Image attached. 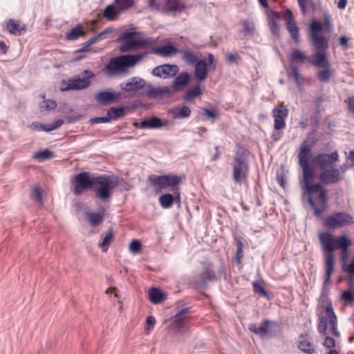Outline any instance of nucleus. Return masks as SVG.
Segmentation results:
<instances>
[{"mask_svg": "<svg viewBox=\"0 0 354 354\" xmlns=\"http://www.w3.org/2000/svg\"><path fill=\"white\" fill-rule=\"evenodd\" d=\"M86 216L93 227H95L102 223L104 217V212H93L91 211L86 212Z\"/></svg>", "mask_w": 354, "mask_h": 354, "instance_id": "7c9ffc66", "label": "nucleus"}, {"mask_svg": "<svg viewBox=\"0 0 354 354\" xmlns=\"http://www.w3.org/2000/svg\"><path fill=\"white\" fill-rule=\"evenodd\" d=\"M232 177L235 183L241 185L248 177L249 167L245 153L243 150H239L233 161Z\"/></svg>", "mask_w": 354, "mask_h": 354, "instance_id": "6e6552de", "label": "nucleus"}, {"mask_svg": "<svg viewBox=\"0 0 354 354\" xmlns=\"http://www.w3.org/2000/svg\"><path fill=\"white\" fill-rule=\"evenodd\" d=\"M30 127L32 130H37L40 131H46L48 129V125L43 124L39 122H33L30 125Z\"/></svg>", "mask_w": 354, "mask_h": 354, "instance_id": "6e6d98bb", "label": "nucleus"}, {"mask_svg": "<svg viewBox=\"0 0 354 354\" xmlns=\"http://www.w3.org/2000/svg\"><path fill=\"white\" fill-rule=\"evenodd\" d=\"M310 36H313V34H318L319 32H321L323 30L322 24L317 20L313 21L310 25Z\"/></svg>", "mask_w": 354, "mask_h": 354, "instance_id": "8fccbe9b", "label": "nucleus"}, {"mask_svg": "<svg viewBox=\"0 0 354 354\" xmlns=\"http://www.w3.org/2000/svg\"><path fill=\"white\" fill-rule=\"evenodd\" d=\"M342 298L345 301H351L353 299V296L350 290H345L342 294Z\"/></svg>", "mask_w": 354, "mask_h": 354, "instance_id": "0e129e2a", "label": "nucleus"}, {"mask_svg": "<svg viewBox=\"0 0 354 354\" xmlns=\"http://www.w3.org/2000/svg\"><path fill=\"white\" fill-rule=\"evenodd\" d=\"M313 44L317 51H325L328 48V44L326 38L319 34H313L310 36Z\"/></svg>", "mask_w": 354, "mask_h": 354, "instance_id": "bb28decb", "label": "nucleus"}, {"mask_svg": "<svg viewBox=\"0 0 354 354\" xmlns=\"http://www.w3.org/2000/svg\"><path fill=\"white\" fill-rule=\"evenodd\" d=\"M171 114L174 118H185L190 115L191 110L187 106H183L180 109H174L171 111Z\"/></svg>", "mask_w": 354, "mask_h": 354, "instance_id": "e433bc0d", "label": "nucleus"}, {"mask_svg": "<svg viewBox=\"0 0 354 354\" xmlns=\"http://www.w3.org/2000/svg\"><path fill=\"white\" fill-rule=\"evenodd\" d=\"M304 185L308 194V201L314 210L315 216H321L327 207L326 191L319 183L310 185L308 183Z\"/></svg>", "mask_w": 354, "mask_h": 354, "instance_id": "20e7f679", "label": "nucleus"}, {"mask_svg": "<svg viewBox=\"0 0 354 354\" xmlns=\"http://www.w3.org/2000/svg\"><path fill=\"white\" fill-rule=\"evenodd\" d=\"M324 69L319 71L317 74V78L320 82H327L330 80L333 75V71L328 68H324Z\"/></svg>", "mask_w": 354, "mask_h": 354, "instance_id": "ea45409f", "label": "nucleus"}, {"mask_svg": "<svg viewBox=\"0 0 354 354\" xmlns=\"http://www.w3.org/2000/svg\"><path fill=\"white\" fill-rule=\"evenodd\" d=\"M163 125V123L159 118L153 116L148 120L142 121L139 124V127L140 129H153L161 128Z\"/></svg>", "mask_w": 354, "mask_h": 354, "instance_id": "c85d7f7f", "label": "nucleus"}, {"mask_svg": "<svg viewBox=\"0 0 354 354\" xmlns=\"http://www.w3.org/2000/svg\"><path fill=\"white\" fill-rule=\"evenodd\" d=\"M311 64L316 67L328 68L330 63L325 51H316L313 55Z\"/></svg>", "mask_w": 354, "mask_h": 354, "instance_id": "4be33fe9", "label": "nucleus"}, {"mask_svg": "<svg viewBox=\"0 0 354 354\" xmlns=\"http://www.w3.org/2000/svg\"><path fill=\"white\" fill-rule=\"evenodd\" d=\"M335 344V339L329 336H326L323 342V346L327 348H331L334 347Z\"/></svg>", "mask_w": 354, "mask_h": 354, "instance_id": "680f3d73", "label": "nucleus"}, {"mask_svg": "<svg viewBox=\"0 0 354 354\" xmlns=\"http://www.w3.org/2000/svg\"><path fill=\"white\" fill-rule=\"evenodd\" d=\"M353 223V217L348 213L339 212L327 216L324 225L329 228H339Z\"/></svg>", "mask_w": 354, "mask_h": 354, "instance_id": "ddd939ff", "label": "nucleus"}, {"mask_svg": "<svg viewBox=\"0 0 354 354\" xmlns=\"http://www.w3.org/2000/svg\"><path fill=\"white\" fill-rule=\"evenodd\" d=\"M173 194H165L159 197L160 205L165 209L172 206L176 199L180 200V194L178 191L172 192Z\"/></svg>", "mask_w": 354, "mask_h": 354, "instance_id": "b1692460", "label": "nucleus"}, {"mask_svg": "<svg viewBox=\"0 0 354 354\" xmlns=\"http://www.w3.org/2000/svg\"><path fill=\"white\" fill-rule=\"evenodd\" d=\"M201 277L203 279L213 280L216 278V274L209 266L205 267Z\"/></svg>", "mask_w": 354, "mask_h": 354, "instance_id": "3c124183", "label": "nucleus"}, {"mask_svg": "<svg viewBox=\"0 0 354 354\" xmlns=\"http://www.w3.org/2000/svg\"><path fill=\"white\" fill-rule=\"evenodd\" d=\"M189 311L185 308L179 310L172 318L170 331L174 333H183L189 329Z\"/></svg>", "mask_w": 354, "mask_h": 354, "instance_id": "9b49d317", "label": "nucleus"}, {"mask_svg": "<svg viewBox=\"0 0 354 354\" xmlns=\"http://www.w3.org/2000/svg\"><path fill=\"white\" fill-rule=\"evenodd\" d=\"M120 13V9H117L113 5H109L104 8L103 16L105 19L113 21Z\"/></svg>", "mask_w": 354, "mask_h": 354, "instance_id": "72a5a7b5", "label": "nucleus"}, {"mask_svg": "<svg viewBox=\"0 0 354 354\" xmlns=\"http://www.w3.org/2000/svg\"><path fill=\"white\" fill-rule=\"evenodd\" d=\"M113 232L111 229L109 230L102 242L99 243V247L102 252H105L108 250L109 245L113 239Z\"/></svg>", "mask_w": 354, "mask_h": 354, "instance_id": "58836bf2", "label": "nucleus"}, {"mask_svg": "<svg viewBox=\"0 0 354 354\" xmlns=\"http://www.w3.org/2000/svg\"><path fill=\"white\" fill-rule=\"evenodd\" d=\"M136 35L137 33L134 31H126L120 35L118 39V41L121 43L119 47L120 52L126 53L138 48H144L153 44V40L151 38L138 37Z\"/></svg>", "mask_w": 354, "mask_h": 354, "instance_id": "423d86ee", "label": "nucleus"}, {"mask_svg": "<svg viewBox=\"0 0 354 354\" xmlns=\"http://www.w3.org/2000/svg\"><path fill=\"white\" fill-rule=\"evenodd\" d=\"M53 153L48 149H45L41 151H38L33 155V158L35 159L38 160L39 161H44V160L50 159V158H53Z\"/></svg>", "mask_w": 354, "mask_h": 354, "instance_id": "79ce46f5", "label": "nucleus"}, {"mask_svg": "<svg viewBox=\"0 0 354 354\" xmlns=\"http://www.w3.org/2000/svg\"><path fill=\"white\" fill-rule=\"evenodd\" d=\"M151 185L156 192H160L162 190L171 192L178 191V186L181 181V178L176 175H163V176H151L149 178Z\"/></svg>", "mask_w": 354, "mask_h": 354, "instance_id": "0eeeda50", "label": "nucleus"}, {"mask_svg": "<svg viewBox=\"0 0 354 354\" xmlns=\"http://www.w3.org/2000/svg\"><path fill=\"white\" fill-rule=\"evenodd\" d=\"M120 93L111 92L104 91L97 93L95 96V100L102 105H107L113 102H118L120 98Z\"/></svg>", "mask_w": 354, "mask_h": 354, "instance_id": "aec40b11", "label": "nucleus"}, {"mask_svg": "<svg viewBox=\"0 0 354 354\" xmlns=\"http://www.w3.org/2000/svg\"><path fill=\"white\" fill-rule=\"evenodd\" d=\"M283 18L291 38L295 43L298 44L299 42V30L293 18L292 13L289 9L283 12Z\"/></svg>", "mask_w": 354, "mask_h": 354, "instance_id": "f3484780", "label": "nucleus"}, {"mask_svg": "<svg viewBox=\"0 0 354 354\" xmlns=\"http://www.w3.org/2000/svg\"><path fill=\"white\" fill-rule=\"evenodd\" d=\"M109 122H110V120L107 115L104 117L92 118L89 120V122L91 124L105 123Z\"/></svg>", "mask_w": 354, "mask_h": 354, "instance_id": "052dcab7", "label": "nucleus"}, {"mask_svg": "<svg viewBox=\"0 0 354 354\" xmlns=\"http://www.w3.org/2000/svg\"><path fill=\"white\" fill-rule=\"evenodd\" d=\"M288 76H292L295 82L299 86L300 84V74L298 68L294 64L290 66V71H288Z\"/></svg>", "mask_w": 354, "mask_h": 354, "instance_id": "49530a36", "label": "nucleus"}, {"mask_svg": "<svg viewBox=\"0 0 354 354\" xmlns=\"http://www.w3.org/2000/svg\"><path fill=\"white\" fill-rule=\"evenodd\" d=\"M100 39V36H95L91 39H89L87 41H86L84 44L82 48H81V51H86L87 48L95 43L97 41Z\"/></svg>", "mask_w": 354, "mask_h": 354, "instance_id": "13d9d810", "label": "nucleus"}, {"mask_svg": "<svg viewBox=\"0 0 354 354\" xmlns=\"http://www.w3.org/2000/svg\"><path fill=\"white\" fill-rule=\"evenodd\" d=\"M243 25V32L245 35H253L255 31V26L253 21L250 20H243L242 21Z\"/></svg>", "mask_w": 354, "mask_h": 354, "instance_id": "a19ab883", "label": "nucleus"}, {"mask_svg": "<svg viewBox=\"0 0 354 354\" xmlns=\"http://www.w3.org/2000/svg\"><path fill=\"white\" fill-rule=\"evenodd\" d=\"M339 160L337 151L331 153H322L317 155L315 161L322 171L334 166V163Z\"/></svg>", "mask_w": 354, "mask_h": 354, "instance_id": "2eb2a0df", "label": "nucleus"}, {"mask_svg": "<svg viewBox=\"0 0 354 354\" xmlns=\"http://www.w3.org/2000/svg\"><path fill=\"white\" fill-rule=\"evenodd\" d=\"M141 249V243L138 240H133L129 245V250L131 252L136 254L138 253Z\"/></svg>", "mask_w": 354, "mask_h": 354, "instance_id": "864d4df0", "label": "nucleus"}, {"mask_svg": "<svg viewBox=\"0 0 354 354\" xmlns=\"http://www.w3.org/2000/svg\"><path fill=\"white\" fill-rule=\"evenodd\" d=\"M190 75L187 72H182L179 73L174 80L173 88L179 90L182 87L186 86L190 80Z\"/></svg>", "mask_w": 354, "mask_h": 354, "instance_id": "cd10ccee", "label": "nucleus"}, {"mask_svg": "<svg viewBox=\"0 0 354 354\" xmlns=\"http://www.w3.org/2000/svg\"><path fill=\"white\" fill-rule=\"evenodd\" d=\"M310 151L311 145L308 144L306 141L304 142L300 147L298 154L299 163L303 171L304 185H307L308 183H310L313 177V170L308 164Z\"/></svg>", "mask_w": 354, "mask_h": 354, "instance_id": "9d476101", "label": "nucleus"}, {"mask_svg": "<svg viewBox=\"0 0 354 354\" xmlns=\"http://www.w3.org/2000/svg\"><path fill=\"white\" fill-rule=\"evenodd\" d=\"M351 274H354V257L351 262L349 264H346V266L343 269Z\"/></svg>", "mask_w": 354, "mask_h": 354, "instance_id": "774afa93", "label": "nucleus"}, {"mask_svg": "<svg viewBox=\"0 0 354 354\" xmlns=\"http://www.w3.org/2000/svg\"><path fill=\"white\" fill-rule=\"evenodd\" d=\"M179 68L176 64H165L155 67L151 74L160 78L168 79L174 77L178 72Z\"/></svg>", "mask_w": 354, "mask_h": 354, "instance_id": "dca6fc26", "label": "nucleus"}, {"mask_svg": "<svg viewBox=\"0 0 354 354\" xmlns=\"http://www.w3.org/2000/svg\"><path fill=\"white\" fill-rule=\"evenodd\" d=\"M319 240L322 248L327 254L325 256V279L324 283L330 281V277L334 268V254L333 252L337 249L340 250L348 248L351 245V241L346 236H340L334 238L329 232H322L319 234Z\"/></svg>", "mask_w": 354, "mask_h": 354, "instance_id": "f03ea898", "label": "nucleus"}, {"mask_svg": "<svg viewBox=\"0 0 354 354\" xmlns=\"http://www.w3.org/2000/svg\"><path fill=\"white\" fill-rule=\"evenodd\" d=\"M344 172V166L342 165L339 168L333 166L329 169L322 171L319 174V179L324 184H335L342 180Z\"/></svg>", "mask_w": 354, "mask_h": 354, "instance_id": "4468645a", "label": "nucleus"}, {"mask_svg": "<svg viewBox=\"0 0 354 354\" xmlns=\"http://www.w3.org/2000/svg\"><path fill=\"white\" fill-rule=\"evenodd\" d=\"M147 93L151 97H170L173 95L174 91L169 86L151 87Z\"/></svg>", "mask_w": 354, "mask_h": 354, "instance_id": "5701e85b", "label": "nucleus"}, {"mask_svg": "<svg viewBox=\"0 0 354 354\" xmlns=\"http://www.w3.org/2000/svg\"><path fill=\"white\" fill-rule=\"evenodd\" d=\"M348 248H344L341 250V262L342 269H344V268L346 266L347 261L348 259Z\"/></svg>", "mask_w": 354, "mask_h": 354, "instance_id": "4d7b16f0", "label": "nucleus"}, {"mask_svg": "<svg viewBox=\"0 0 354 354\" xmlns=\"http://www.w3.org/2000/svg\"><path fill=\"white\" fill-rule=\"evenodd\" d=\"M253 289L254 292L263 296L264 297H268V292L262 286L261 283L259 281H256L253 283Z\"/></svg>", "mask_w": 354, "mask_h": 354, "instance_id": "09e8293b", "label": "nucleus"}, {"mask_svg": "<svg viewBox=\"0 0 354 354\" xmlns=\"http://www.w3.org/2000/svg\"><path fill=\"white\" fill-rule=\"evenodd\" d=\"M115 3L118 6L120 10H127L131 8L133 4V0H115Z\"/></svg>", "mask_w": 354, "mask_h": 354, "instance_id": "a18cd8bd", "label": "nucleus"}, {"mask_svg": "<svg viewBox=\"0 0 354 354\" xmlns=\"http://www.w3.org/2000/svg\"><path fill=\"white\" fill-rule=\"evenodd\" d=\"M306 58V55L304 53L299 50H294L290 55L291 64L299 61L303 62Z\"/></svg>", "mask_w": 354, "mask_h": 354, "instance_id": "37998d69", "label": "nucleus"}, {"mask_svg": "<svg viewBox=\"0 0 354 354\" xmlns=\"http://www.w3.org/2000/svg\"><path fill=\"white\" fill-rule=\"evenodd\" d=\"M31 198L35 201L36 202H38L41 203L42 202V194H41V189L39 187L36 186L35 187L31 192Z\"/></svg>", "mask_w": 354, "mask_h": 354, "instance_id": "603ef678", "label": "nucleus"}, {"mask_svg": "<svg viewBox=\"0 0 354 354\" xmlns=\"http://www.w3.org/2000/svg\"><path fill=\"white\" fill-rule=\"evenodd\" d=\"M345 102L347 103L348 111L354 115V96L349 97Z\"/></svg>", "mask_w": 354, "mask_h": 354, "instance_id": "69168bd1", "label": "nucleus"}, {"mask_svg": "<svg viewBox=\"0 0 354 354\" xmlns=\"http://www.w3.org/2000/svg\"><path fill=\"white\" fill-rule=\"evenodd\" d=\"M183 55V59L190 65H194L198 62V57L196 54L190 48H185L179 50V52Z\"/></svg>", "mask_w": 354, "mask_h": 354, "instance_id": "473e14b6", "label": "nucleus"}, {"mask_svg": "<svg viewBox=\"0 0 354 354\" xmlns=\"http://www.w3.org/2000/svg\"><path fill=\"white\" fill-rule=\"evenodd\" d=\"M84 76L82 77H77L76 78L63 80L60 83L59 88L62 91H67L70 90H82L87 88L91 84L90 79L95 76L91 70H84L82 72Z\"/></svg>", "mask_w": 354, "mask_h": 354, "instance_id": "1a4fd4ad", "label": "nucleus"}, {"mask_svg": "<svg viewBox=\"0 0 354 354\" xmlns=\"http://www.w3.org/2000/svg\"><path fill=\"white\" fill-rule=\"evenodd\" d=\"M148 54V52H142L113 57L106 66V71L110 75L127 73L129 68L140 63Z\"/></svg>", "mask_w": 354, "mask_h": 354, "instance_id": "7ed1b4c3", "label": "nucleus"}, {"mask_svg": "<svg viewBox=\"0 0 354 354\" xmlns=\"http://www.w3.org/2000/svg\"><path fill=\"white\" fill-rule=\"evenodd\" d=\"M106 115L110 121L118 120L124 115V110L122 107H112L107 111Z\"/></svg>", "mask_w": 354, "mask_h": 354, "instance_id": "4c0bfd02", "label": "nucleus"}, {"mask_svg": "<svg viewBox=\"0 0 354 354\" xmlns=\"http://www.w3.org/2000/svg\"><path fill=\"white\" fill-rule=\"evenodd\" d=\"M118 177L108 175L92 176L84 171L75 174L71 181L72 192L80 196L86 190L92 189L94 196L101 201L107 202L111 198L112 191L119 185Z\"/></svg>", "mask_w": 354, "mask_h": 354, "instance_id": "f257e3e1", "label": "nucleus"}, {"mask_svg": "<svg viewBox=\"0 0 354 354\" xmlns=\"http://www.w3.org/2000/svg\"><path fill=\"white\" fill-rule=\"evenodd\" d=\"M201 94V90L200 86H196L194 88L187 91L185 100L189 101Z\"/></svg>", "mask_w": 354, "mask_h": 354, "instance_id": "c03bdc74", "label": "nucleus"}, {"mask_svg": "<svg viewBox=\"0 0 354 354\" xmlns=\"http://www.w3.org/2000/svg\"><path fill=\"white\" fill-rule=\"evenodd\" d=\"M148 295L150 301L154 304H158L166 299V295L157 288L149 289Z\"/></svg>", "mask_w": 354, "mask_h": 354, "instance_id": "2f4dec72", "label": "nucleus"}, {"mask_svg": "<svg viewBox=\"0 0 354 354\" xmlns=\"http://www.w3.org/2000/svg\"><path fill=\"white\" fill-rule=\"evenodd\" d=\"M64 123V120L58 119L55 121L53 123L48 125L47 132L55 130L59 127H60Z\"/></svg>", "mask_w": 354, "mask_h": 354, "instance_id": "bf43d9fd", "label": "nucleus"}, {"mask_svg": "<svg viewBox=\"0 0 354 354\" xmlns=\"http://www.w3.org/2000/svg\"><path fill=\"white\" fill-rule=\"evenodd\" d=\"M269 326L270 322L268 320H264L259 326L254 324H250L249 326V330L263 338L268 334Z\"/></svg>", "mask_w": 354, "mask_h": 354, "instance_id": "a878e982", "label": "nucleus"}, {"mask_svg": "<svg viewBox=\"0 0 354 354\" xmlns=\"http://www.w3.org/2000/svg\"><path fill=\"white\" fill-rule=\"evenodd\" d=\"M40 109L43 111H50L55 109L57 106V103L54 100H44L39 105Z\"/></svg>", "mask_w": 354, "mask_h": 354, "instance_id": "de8ad7c7", "label": "nucleus"}, {"mask_svg": "<svg viewBox=\"0 0 354 354\" xmlns=\"http://www.w3.org/2000/svg\"><path fill=\"white\" fill-rule=\"evenodd\" d=\"M288 115V110L282 105L274 107L272 110L274 117V128L276 130L284 129L286 127V118Z\"/></svg>", "mask_w": 354, "mask_h": 354, "instance_id": "a211bd4d", "label": "nucleus"}, {"mask_svg": "<svg viewBox=\"0 0 354 354\" xmlns=\"http://www.w3.org/2000/svg\"><path fill=\"white\" fill-rule=\"evenodd\" d=\"M86 32L83 28L80 26L73 28L70 32L66 35V38L68 40H75L81 36L85 35Z\"/></svg>", "mask_w": 354, "mask_h": 354, "instance_id": "c9c22d12", "label": "nucleus"}, {"mask_svg": "<svg viewBox=\"0 0 354 354\" xmlns=\"http://www.w3.org/2000/svg\"><path fill=\"white\" fill-rule=\"evenodd\" d=\"M203 115H204V116L207 119L212 120V122H214V120L217 117V115H216V113L214 111H211V110L207 109H203Z\"/></svg>", "mask_w": 354, "mask_h": 354, "instance_id": "e2e57ef3", "label": "nucleus"}, {"mask_svg": "<svg viewBox=\"0 0 354 354\" xmlns=\"http://www.w3.org/2000/svg\"><path fill=\"white\" fill-rule=\"evenodd\" d=\"M145 85V81L144 79L140 77H133L128 82L120 84V88L123 91L133 94L144 88Z\"/></svg>", "mask_w": 354, "mask_h": 354, "instance_id": "6ab92c4d", "label": "nucleus"}, {"mask_svg": "<svg viewBox=\"0 0 354 354\" xmlns=\"http://www.w3.org/2000/svg\"><path fill=\"white\" fill-rule=\"evenodd\" d=\"M297 348L306 354L315 353V346L307 339L300 336L297 342Z\"/></svg>", "mask_w": 354, "mask_h": 354, "instance_id": "393cba45", "label": "nucleus"}, {"mask_svg": "<svg viewBox=\"0 0 354 354\" xmlns=\"http://www.w3.org/2000/svg\"><path fill=\"white\" fill-rule=\"evenodd\" d=\"M185 8V6L180 3L179 0H167L165 12H169L174 11H181Z\"/></svg>", "mask_w": 354, "mask_h": 354, "instance_id": "f704fd0d", "label": "nucleus"}, {"mask_svg": "<svg viewBox=\"0 0 354 354\" xmlns=\"http://www.w3.org/2000/svg\"><path fill=\"white\" fill-rule=\"evenodd\" d=\"M317 316V331L319 334L326 335L328 329L333 335L339 337L340 334L337 330V318L330 300L328 301L324 309L319 312Z\"/></svg>", "mask_w": 354, "mask_h": 354, "instance_id": "39448f33", "label": "nucleus"}, {"mask_svg": "<svg viewBox=\"0 0 354 354\" xmlns=\"http://www.w3.org/2000/svg\"><path fill=\"white\" fill-rule=\"evenodd\" d=\"M179 52V49L171 44H165L161 46L155 47L151 49V53L160 55L161 57H170Z\"/></svg>", "mask_w": 354, "mask_h": 354, "instance_id": "412c9836", "label": "nucleus"}, {"mask_svg": "<svg viewBox=\"0 0 354 354\" xmlns=\"http://www.w3.org/2000/svg\"><path fill=\"white\" fill-rule=\"evenodd\" d=\"M8 32L15 35H20L26 30V26L15 21L14 19H10L6 26Z\"/></svg>", "mask_w": 354, "mask_h": 354, "instance_id": "c756f323", "label": "nucleus"}, {"mask_svg": "<svg viewBox=\"0 0 354 354\" xmlns=\"http://www.w3.org/2000/svg\"><path fill=\"white\" fill-rule=\"evenodd\" d=\"M270 29L272 33L274 35L279 36V26L275 19H271L270 20Z\"/></svg>", "mask_w": 354, "mask_h": 354, "instance_id": "5fc2aeb1", "label": "nucleus"}, {"mask_svg": "<svg viewBox=\"0 0 354 354\" xmlns=\"http://www.w3.org/2000/svg\"><path fill=\"white\" fill-rule=\"evenodd\" d=\"M194 77L199 82L204 81L207 76L208 69L216 68L214 57L212 54H208L207 59L198 60L194 64Z\"/></svg>", "mask_w": 354, "mask_h": 354, "instance_id": "f8f14e48", "label": "nucleus"}, {"mask_svg": "<svg viewBox=\"0 0 354 354\" xmlns=\"http://www.w3.org/2000/svg\"><path fill=\"white\" fill-rule=\"evenodd\" d=\"M147 4L152 10H158L160 8V4L156 0H147Z\"/></svg>", "mask_w": 354, "mask_h": 354, "instance_id": "338daca9", "label": "nucleus"}]
</instances>
